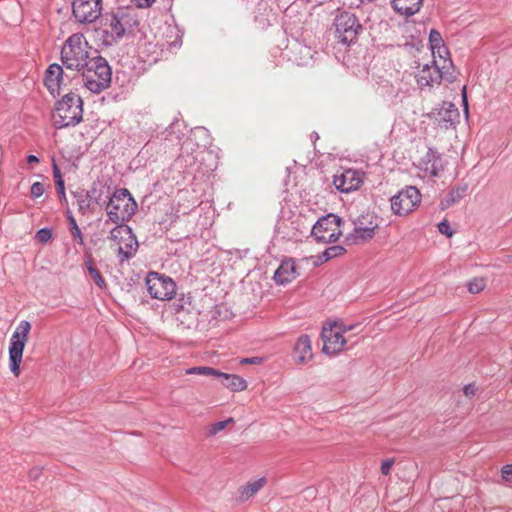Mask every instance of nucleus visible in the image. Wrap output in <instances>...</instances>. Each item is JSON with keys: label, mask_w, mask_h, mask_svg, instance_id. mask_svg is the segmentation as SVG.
Masks as SVG:
<instances>
[{"label": "nucleus", "mask_w": 512, "mask_h": 512, "mask_svg": "<svg viewBox=\"0 0 512 512\" xmlns=\"http://www.w3.org/2000/svg\"><path fill=\"white\" fill-rule=\"evenodd\" d=\"M92 58L91 47L80 33L71 35L62 46L61 61L68 70L81 71Z\"/></svg>", "instance_id": "1"}, {"label": "nucleus", "mask_w": 512, "mask_h": 512, "mask_svg": "<svg viewBox=\"0 0 512 512\" xmlns=\"http://www.w3.org/2000/svg\"><path fill=\"white\" fill-rule=\"evenodd\" d=\"M83 101L73 92L65 94L56 104L52 115L53 125L58 128L75 126L82 121Z\"/></svg>", "instance_id": "2"}, {"label": "nucleus", "mask_w": 512, "mask_h": 512, "mask_svg": "<svg viewBox=\"0 0 512 512\" xmlns=\"http://www.w3.org/2000/svg\"><path fill=\"white\" fill-rule=\"evenodd\" d=\"M84 69L81 80L84 86L93 93L105 90L111 82V69L105 58L93 56Z\"/></svg>", "instance_id": "3"}, {"label": "nucleus", "mask_w": 512, "mask_h": 512, "mask_svg": "<svg viewBox=\"0 0 512 512\" xmlns=\"http://www.w3.org/2000/svg\"><path fill=\"white\" fill-rule=\"evenodd\" d=\"M137 209V203L130 192L123 188L116 190L109 198L107 216L115 224L123 225L128 221Z\"/></svg>", "instance_id": "4"}, {"label": "nucleus", "mask_w": 512, "mask_h": 512, "mask_svg": "<svg viewBox=\"0 0 512 512\" xmlns=\"http://www.w3.org/2000/svg\"><path fill=\"white\" fill-rule=\"evenodd\" d=\"M454 78L453 63L450 59L434 58L431 65L425 64L416 75L417 83L421 87L440 84L442 79L452 82Z\"/></svg>", "instance_id": "5"}, {"label": "nucleus", "mask_w": 512, "mask_h": 512, "mask_svg": "<svg viewBox=\"0 0 512 512\" xmlns=\"http://www.w3.org/2000/svg\"><path fill=\"white\" fill-rule=\"evenodd\" d=\"M132 21V17L126 12L106 15L101 26L103 43L111 46L120 40L132 27Z\"/></svg>", "instance_id": "6"}, {"label": "nucleus", "mask_w": 512, "mask_h": 512, "mask_svg": "<svg viewBox=\"0 0 512 512\" xmlns=\"http://www.w3.org/2000/svg\"><path fill=\"white\" fill-rule=\"evenodd\" d=\"M31 324L27 320L19 322L15 328L9 344V368L15 376L20 374L23 351L29 338Z\"/></svg>", "instance_id": "7"}, {"label": "nucleus", "mask_w": 512, "mask_h": 512, "mask_svg": "<svg viewBox=\"0 0 512 512\" xmlns=\"http://www.w3.org/2000/svg\"><path fill=\"white\" fill-rule=\"evenodd\" d=\"M110 240L114 243L121 261L133 257L138 249V241L131 228L126 225H118L110 232Z\"/></svg>", "instance_id": "8"}, {"label": "nucleus", "mask_w": 512, "mask_h": 512, "mask_svg": "<svg viewBox=\"0 0 512 512\" xmlns=\"http://www.w3.org/2000/svg\"><path fill=\"white\" fill-rule=\"evenodd\" d=\"M421 194L414 186H408L390 199L391 210L397 216H407L420 204Z\"/></svg>", "instance_id": "9"}, {"label": "nucleus", "mask_w": 512, "mask_h": 512, "mask_svg": "<svg viewBox=\"0 0 512 512\" xmlns=\"http://www.w3.org/2000/svg\"><path fill=\"white\" fill-rule=\"evenodd\" d=\"M341 219L330 214L319 219L312 228V236L317 242L333 243L337 241L342 234L340 230Z\"/></svg>", "instance_id": "10"}, {"label": "nucleus", "mask_w": 512, "mask_h": 512, "mask_svg": "<svg viewBox=\"0 0 512 512\" xmlns=\"http://www.w3.org/2000/svg\"><path fill=\"white\" fill-rule=\"evenodd\" d=\"M146 286L150 296L161 301L170 300L176 293L174 281L157 272L148 273Z\"/></svg>", "instance_id": "11"}, {"label": "nucleus", "mask_w": 512, "mask_h": 512, "mask_svg": "<svg viewBox=\"0 0 512 512\" xmlns=\"http://www.w3.org/2000/svg\"><path fill=\"white\" fill-rule=\"evenodd\" d=\"M334 26L336 36L343 44L354 42L362 28L356 16L349 12L337 15Z\"/></svg>", "instance_id": "12"}, {"label": "nucleus", "mask_w": 512, "mask_h": 512, "mask_svg": "<svg viewBox=\"0 0 512 512\" xmlns=\"http://www.w3.org/2000/svg\"><path fill=\"white\" fill-rule=\"evenodd\" d=\"M353 224V232L349 234L347 239L355 244L364 243L372 239L375 235V230L378 228L377 217L374 213L360 215Z\"/></svg>", "instance_id": "13"}, {"label": "nucleus", "mask_w": 512, "mask_h": 512, "mask_svg": "<svg viewBox=\"0 0 512 512\" xmlns=\"http://www.w3.org/2000/svg\"><path fill=\"white\" fill-rule=\"evenodd\" d=\"M102 14V0H73L72 15L80 24L95 22Z\"/></svg>", "instance_id": "14"}, {"label": "nucleus", "mask_w": 512, "mask_h": 512, "mask_svg": "<svg viewBox=\"0 0 512 512\" xmlns=\"http://www.w3.org/2000/svg\"><path fill=\"white\" fill-rule=\"evenodd\" d=\"M69 79L70 76L64 72L63 67L53 63L46 69L44 84L53 96H57L67 86Z\"/></svg>", "instance_id": "15"}, {"label": "nucleus", "mask_w": 512, "mask_h": 512, "mask_svg": "<svg viewBox=\"0 0 512 512\" xmlns=\"http://www.w3.org/2000/svg\"><path fill=\"white\" fill-rule=\"evenodd\" d=\"M323 348L322 351L330 356L337 355L344 350L345 345L350 341V337L339 334V330L333 329L330 325L324 326L321 333Z\"/></svg>", "instance_id": "16"}, {"label": "nucleus", "mask_w": 512, "mask_h": 512, "mask_svg": "<svg viewBox=\"0 0 512 512\" xmlns=\"http://www.w3.org/2000/svg\"><path fill=\"white\" fill-rule=\"evenodd\" d=\"M362 182L363 173L354 169L345 170L341 174L335 175L333 179L334 186L342 193H349L357 190L361 186Z\"/></svg>", "instance_id": "17"}, {"label": "nucleus", "mask_w": 512, "mask_h": 512, "mask_svg": "<svg viewBox=\"0 0 512 512\" xmlns=\"http://www.w3.org/2000/svg\"><path fill=\"white\" fill-rule=\"evenodd\" d=\"M419 168L427 175L435 177L443 170L444 166L439 153L429 148L426 154L420 159Z\"/></svg>", "instance_id": "18"}, {"label": "nucleus", "mask_w": 512, "mask_h": 512, "mask_svg": "<svg viewBox=\"0 0 512 512\" xmlns=\"http://www.w3.org/2000/svg\"><path fill=\"white\" fill-rule=\"evenodd\" d=\"M298 275L295 261L291 258L285 259L274 273V280L277 284L285 285L293 281Z\"/></svg>", "instance_id": "19"}, {"label": "nucleus", "mask_w": 512, "mask_h": 512, "mask_svg": "<svg viewBox=\"0 0 512 512\" xmlns=\"http://www.w3.org/2000/svg\"><path fill=\"white\" fill-rule=\"evenodd\" d=\"M312 357L311 339L308 335H301L294 346V358L298 363L304 364L310 361Z\"/></svg>", "instance_id": "20"}, {"label": "nucleus", "mask_w": 512, "mask_h": 512, "mask_svg": "<svg viewBox=\"0 0 512 512\" xmlns=\"http://www.w3.org/2000/svg\"><path fill=\"white\" fill-rule=\"evenodd\" d=\"M392 8L399 15L409 17L419 12L423 0H390Z\"/></svg>", "instance_id": "21"}, {"label": "nucleus", "mask_w": 512, "mask_h": 512, "mask_svg": "<svg viewBox=\"0 0 512 512\" xmlns=\"http://www.w3.org/2000/svg\"><path fill=\"white\" fill-rule=\"evenodd\" d=\"M216 377L220 378L222 385L231 391H243L247 388L246 380L236 374H227L218 371Z\"/></svg>", "instance_id": "22"}, {"label": "nucleus", "mask_w": 512, "mask_h": 512, "mask_svg": "<svg viewBox=\"0 0 512 512\" xmlns=\"http://www.w3.org/2000/svg\"><path fill=\"white\" fill-rule=\"evenodd\" d=\"M429 42L431 45V50L433 54V58H436V54L438 55V58L440 60L447 59L446 55H448V51L443 45V40L441 37V34L435 30L432 29L429 33Z\"/></svg>", "instance_id": "23"}, {"label": "nucleus", "mask_w": 512, "mask_h": 512, "mask_svg": "<svg viewBox=\"0 0 512 512\" xmlns=\"http://www.w3.org/2000/svg\"><path fill=\"white\" fill-rule=\"evenodd\" d=\"M266 478L262 477L257 480L248 482L246 485L239 489V500L244 502L255 495L261 488L264 487Z\"/></svg>", "instance_id": "24"}, {"label": "nucleus", "mask_w": 512, "mask_h": 512, "mask_svg": "<svg viewBox=\"0 0 512 512\" xmlns=\"http://www.w3.org/2000/svg\"><path fill=\"white\" fill-rule=\"evenodd\" d=\"M96 189L92 188L90 191L86 192L85 194H80L78 196L77 202L79 211L85 214L87 211H89L92 208V203L95 201L98 203V198L96 197Z\"/></svg>", "instance_id": "25"}, {"label": "nucleus", "mask_w": 512, "mask_h": 512, "mask_svg": "<svg viewBox=\"0 0 512 512\" xmlns=\"http://www.w3.org/2000/svg\"><path fill=\"white\" fill-rule=\"evenodd\" d=\"M457 114H458V111L455 108V105L450 102H444L442 104V107L437 112L439 121L450 122V123L453 122V120L457 116Z\"/></svg>", "instance_id": "26"}, {"label": "nucleus", "mask_w": 512, "mask_h": 512, "mask_svg": "<svg viewBox=\"0 0 512 512\" xmlns=\"http://www.w3.org/2000/svg\"><path fill=\"white\" fill-rule=\"evenodd\" d=\"M467 189V185L458 186L455 189H453L445 198L446 204L449 206L458 202L466 195Z\"/></svg>", "instance_id": "27"}, {"label": "nucleus", "mask_w": 512, "mask_h": 512, "mask_svg": "<svg viewBox=\"0 0 512 512\" xmlns=\"http://www.w3.org/2000/svg\"><path fill=\"white\" fill-rule=\"evenodd\" d=\"M219 370H216L212 367L199 366V367H191L186 369L185 373L187 375L197 374L203 376H217Z\"/></svg>", "instance_id": "28"}, {"label": "nucleus", "mask_w": 512, "mask_h": 512, "mask_svg": "<svg viewBox=\"0 0 512 512\" xmlns=\"http://www.w3.org/2000/svg\"><path fill=\"white\" fill-rule=\"evenodd\" d=\"M486 287V281L484 278H474L468 282V291L472 294H478Z\"/></svg>", "instance_id": "29"}, {"label": "nucleus", "mask_w": 512, "mask_h": 512, "mask_svg": "<svg viewBox=\"0 0 512 512\" xmlns=\"http://www.w3.org/2000/svg\"><path fill=\"white\" fill-rule=\"evenodd\" d=\"M69 224H70L71 235L79 244L82 245L84 243V238H83L82 232H81L80 228L78 227L76 220L72 216L69 217Z\"/></svg>", "instance_id": "30"}, {"label": "nucleus", "mask_w": 512, "mask_h": 512, "mask_svg": "<svg viewBox=\"0 0 512 512\" xmlns=\"http://www.w3.org/2000/svg\"><path fill=\"white\" fill-rule=\"evenodd\" d=\"M333 329L339 330V334L345 335L346 333L359 327V324H345L344 322H333L329 324Z\"/></svg>", "instance_id": "31"}, {"label": "nucleus", "mask_w": 512, "mask_h": 512, "mask_svg": "<svg viewBox=\"0 0 512 512\" xmlns=\"http://www.w3.org/2000/svg\"><path fill=\"white\" fill-rule=\"evenodd\" d=\"M232 422H233V418H228L224 421H219V422L211 424L209 426V431H208L209 435H211V436L216 435L218 432L225 429L229 423H232Z\"/></svg>", "instance_id": "32"}, {"label": "nucleus", "mask_w": 512, "mask_h": 512, "mask_svg": "<svg viewBox=\"0 0 512 512\" xmlns=\"http://www.w3.org/2000/svg\"><path fill=\"white\" fill-rule=\"evenodd\" d=\"M89 275L99 288H106V282L102 277L101 273L99 272V270L97 269V267L95 269H90Z\"/></svg>", "instance_id": "33"}, {"label": "nucleus", "mask_w": 512, "mask_h": 512, "mask_svg": "<svg viewBox=\"0 0 512 512\" xmlns=\"http://www.w3.org/2000/svg\"><path fill=\"white\" fill-rule=\"evenodd\" d=\"M344 248L342 246H332L326 249L323 253L326 260L332 259L344 253Z\"/></svg>", "instance_id": "34"}, {"label": "nucleus", "mask_w": 512, "mask_h": 512, "mask_svg": "<svg viewBox=\"0 0 512 512\" xmlns=\"http://www.w3.org/2000/svg\"><path fill=\"white\" fill-rule=\"evenodd\" d=\"M501 478L505 483H512V464L504 465L501 468Z\"/></svg>", "instance_id": "35"}, {"label": "nucleus", "mask_w": 512, "mask_h": 512, "mask_svg": "<svg viewBox=\"0 0 512 512\" xmlns=\"http://www.w3.org/2000/svg\"><path fill=\"white\" fill-rule=\"evenodd\" d=\"M52 237V232L48 228H42L36 233V238L39 242H48Z\"/></svg>", "instance_id": "36"}, {"label": "nucleus", "mask_w": 512, "mask_h": 512, "mask_svg": "<svg viewBox=\"0 0 512 512\" xmlns=\"http://www.w3.org/2000/svg\"><path fill=\"white\" fill-rule=\"evenodd\" d=\"M45 191L44 185L41 182H35L31 186V195L38 198L43 195Z\"/></svg>", "instance_id": "37"}, {"label": "nucleus", "mask_w": 512, "mask_h": 512, "mask_svg": "<svg viewBox=\"0 0 512 512\" xmlns=\"http://www.w3.org/2000/svg\"><path fill=\"white\" fill-rule=\"evenodd\" d=\"M438 229L441 234H444L448 237H451L453 234L452 230L450 229V225L446 220L439 223Z\"/></svg>", "instance_id": "38"}, {"label": "nucleus", "mask_w": 512, "mask_h": 512, "mask_svg": "<svg viewBox=\"0 0 512 512\" xmlns=\"http://www.w3.org/2000/svg\"><path fill=\"white\" fill-rule=\"evenodd\" d=\"M394 464V459H386L381 464V473L383 475H388L391 471V468Z\"/></svg>", "instance_id": "39"}, {"label": "nucleus", "mask_w": 512, "mask_h": 512, "mask_svg": "<svg viewBox=\"0 0 512 512\" xmlns=\"http://www.w3.org/2000/svg\"><path fill=\"white\" fill-rule=\"evenodd\" d=\"M84 263L87 268L88 273L90 272V269H95L96 266L94 265V261L92 258V254L90 252H86L84 255Z\"/></svg>", "instance_id": "40"}, {"label": "nucleus", "mask_w": 512, "mask_h": 512, "mask_svg": "<svg viewBox=\"0 0 512 512\" xmlns=\"http://www.w3.org/2000/svg\"><path fill=\"white\" fill-rule=\"evenodd\" d=\"M137 7L144 8L149 7L155 0H132Z\"/></svg>", "instance_id": "41"}, {"label": "nucleus", "mask_w": 512, "mask_h": 512, "mask_svg": "<svg viewBox=\"0 0 512 512\" xmlns=\"http://www.w3.org/2000/svg\"><path fill=\"white\" fill-rule=\"evenodd\" d=\"M241 362L244 364H260L262 362V358H259V357L244 358Z\"/></svg>", "instance_id": "42"}, {"label": "nucleus", "mask_w": 512, "mask_h": 512, "mask_svg": "<svg viewBox=\"0 0 512 512\" xmlns=\"http://www.w3.org/2000/svg\"><path fill=\"white\" fill-rule=\"evenodd\" d=\"M463 391L466 396H472L475 394L476 389L473 385L469 384L464 387Z\"/></svg>", "instance_id": "43"}, {"label": "nucleus", "mask_w": 512, "mask_h": 512, "mask_svg": "<svg viewBox=\"0 0 512 512\" xmlns=\"http://www.w3.org/2000/svg\"><path fill=\"white\" fill-rule=\"evenodd\" d=\"M56 185H57L58 192L62 196H64L65 195V192H64V181H63L61 176H59V180L56 181Z\"/></svg>", "instance_id": "44"}, {"label": "nucleus", "mask_w": 512, "mask_h": 512, "mask_svg": "<svg viewBox=\"0 0 512 512\" xmlns=\"http://www.w3.org/2000/svg\"><path fill=\"white\" fill-rule=\"evenodd\" d=\"M41 474V469L40 468H33L30 470L29 472V476L30 478L36 480Z\"/></svg>", "instance_id": "45"}, {"label": "nucleus", "mask_w": 512, "mask_h": 512, "mask_svg": "<svg viewBox=\"0 0 512 512\" xmlns=\"http://www.w3.org/2000/svg\"><path fill=\"white\" fill-rule=\"evenodd\" d=\"M27 162L28 163H38L39 162V159L38 157H36L35 155H29L27 157Z\"/></svg>", "instance_id": "46"}, {"label": "nucleus", "mask_w": 512, "mask_h": 512, "mask_svg": "<svg viewBox=\"0 0 512 512\" xmlns=\"http://www.w3.org/2000/svg\"><path fill=\"white\" fill-rule=\"evenodd\" d=\"M59 176L60 175V171L58 170V168L56 166H54V177H55V180H59Z\"/></svg>", "instance_id": "47"}, {"label": "nucleus", "mask_w": 512, "mask_h": 512, "mask_svg": "<svg viewBox=\"0 0 512 512\" xmlns=\"http://www.w3.org/2000/svg\"><path fill=\"white\" fill-rule=\"evenodd\" d=\"M463 99H464V102L466 103V95H465V93L463 94Z\"/></svg>", "instance_id": "48"}, {"label": "nucleus", "mask_w": 512, "mask_h": 512, "mask_svg": "<svg viewBox=\"0 0 512 512\" xmlns=\"http://www.w3.org/2000/svg\"><path fill=\"white\" fill-rule=\"evenodd\" d=\"M509 260L512 262V256H509Z\"/></svg>", "instance_id": "49"}, {"label": "nucleus", "mask_w": 512, "mask_h": 512, "mask_svg": "<svg viewBox=\"0 0 512 512\" xmlns=\"http://www.w3.org/2000/svg\"><path fill=\"white\" fill-rule=\"evenodd\" d=\"M320 3H322L324 0H318Z\"/></svg>", "instance_id": "50"}]
</instances>
